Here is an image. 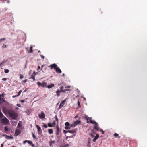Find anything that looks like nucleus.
I'll list each match as a JSON object with an SVG mask.
<instances>
[{
  "label": "nucleus",
  "mask_w": 147,
  "mask_h": 147,
  "mask_svg": "<svg viewBox=\"0 0 147 147\" xmlns=\"http://www.w3.org/2000/svg\"><path fill=\"white\" fill-rule=\"evenodd\" d=\"M9 116L13 119H16L17 117V114L14 111L10 110L8 111Z\"/></svg>",
  "instance_id": "nucleus-1"
},
{
  "label": "nucleus",
  "mask_w": 147,
  "mask_h": 147,
  "mask_svg": "<svg viewBox=\"0 0 147 147\" xmlns=\"http://www.w3.org/2000/svg\"><path fill=\"white\" fill-rule=\"evenodd\" d=\"M93 129L96 130L98 131H100L102 132V134H104V131L101 128H99V125L97 123H96V124L94 126Z\"/></svg>",
  "instance_id": "nucleus-2"
},
{
  "label": "nucleus",
  "mask_w": 147,
  "mask_h": 147,
  "mask_svg": "<svg viewBox=\"0 0 147 147\" xmlns=\"http://www.w3.org/2000/svg\"><path fill=\"white\" fill-rule=\"evenodd\" d=\"M1 122L2 124L4 125H7L9 123V121L5 117L1 120Z\"/></svg>",
  "instance_id": "nucleus-3"
},
{
  "label": "nucleus",
  "mask_w": 147,
  "mask_h": 147,
  "mask_svg": "<svg viewBox=\"0 0 147 147\" xmlns=\"http://www.w3.org/2000/svg\"><path fill=\"white\" fill-rule=\"evenodd\" d=\"M37 84L39 86L42 87L44 88L45 87H46L47 83L45 82H43L42 83L40 82H37Z\"/></svg>",
  "instance_id": "nucleus-4"
},
{
  "label": "nucleus",
  "mask_w": 147,
  "mask_h": 147,
  "mask_svg": "<svg viewBox=\"0 0 147 147\" xmlns=\"http://www.w3.org/2000/svg\"><path fill=\"white\" fill-rule=\"evenodd\" d=\"M56 135H57V137L58 138H59L60 137L59 135V132H60L61 131L59 129V127L58 126H57L56 127Z\"/></svg>",
  "instance_id": "nucleus-5"
},
{
  "label": "nucleus",
  "mask_w": 147,
  "mask_h": 147,
  "mask_svg": "<svg viewBox=\"0 0 147 147\" xmlns=\"http://www.w3.org/2000/svg\"><path fill=\"white\" fill-rule=\"evenodd\" d=\"M80 123V120H76V121H75L74 123L73 124H71V127H72L73 126H74V127L76 126H77L78 124Z\"/></svg>",
  "instance_id": "nucleus-6"
},
{
  "label": "nucleus",
  "mask_w": 147,
  "mask_h": 147,
  "mask_svg": "<svg viewBox=\"0 0 147 147\" xmlns=\"http://www.w3.org/2000/svg\"><path fill=\"white\" fill-rule=\"evenodd\" d=\"M49 67H50L51 69H54L55 70L57 68V67H58L57 65L55 63L51 64L50 65V66H49Z\"/></svg>",
  "instance_id": "nucleus-7"
},
{
  "label": "nucleus",
  "mask_w": 147,
  "mask_h": 147,
  "mask_svg": "<svg viewBox=\"0 0 147 147\" xmlns=\"http://www.w3.org/2000/svg\"><path fill=\"white\" fill-rule=\"evenodd\" d=\"M36 127L38 129V134H40L42 133V131L41 127L38 125H36Z\"/></svg>",
  "instance_id": "nucleus-8"
},
{
  "label": "nucleus",
  "mask_w": 147,
  "mask_h": 147,
  "mask_svg": "<svg viewBox=\"0 0 147 147\" xmlns=\"http://www.w3.org/2000/svg\"><path fill=\"white\" fill-rule=\"evenodd\" d=\"M66 101V99H65L62 101L60 103L59 107V109H60L62 108L65 104Z\"/></svg>",
  "instance_id": "nucleus-9"
},
{
  "label": "nucleus",
  "mask_w": 147,
  "mask_h": 147,
  "mask_svg": "<svg viewBox=\"0 0 147 147\" xmlns=\"http://www.w3.org/2000/svg\"><path fill=\"white\" fill-rule=\"evenodd\" d=\"M39 117L40 118H44L45 117V114L43 111L41 112V114L38 115Z\"/></svg>",
  "instance_id": "nucleus-10"
},
{
  "label": "nucleus",
  "mask_w": 147,
  "mask_h": 147,
  "mask_svg": "<svg viewBox=\"0 0 147 147\" xmlns=\"http://www.w3.org/2000/svg\"><path fill=\"white\" fill-rule=\"evenodd\" d=\"M99 137V135L98 134H97L94 138L93 139L92 141L94 142H95L96 140Z\"/></svg>",
  "instance_id": "nucleus-11"
},
{
  "label": "nucleus",
  "mask_w": 147,
  "mask_h": 147,
  "mask_svg": "<svg viewBox=\"0 0 147 147\" xmlns=\"http://www.w3.org/2000/svg\"><path fill=\"white\" fill-rule=\"evenodd\" d=\"M21 132V131L19 129H16L15 134L16 136H18L19 135Z\"/></svg>",
  "instance_id": "nucleus-12"
},
{
  "label": "nucleus",
  "mask_w": 147,
  "mask_h": 147,
  "mask_svg": "<svg viewBox=\"0 0 147 147\" xmlns=\"http://www.w3.org/2000/svg\"><path fill=\"white\" fill-rule=\"evenodd\" d=\"M55 86L54 84L53 83L49 85L46 86V87L49 89L54 87Z\"/></svg>",
  "instance_id": "nucleus-13"
},
{
  "label": "nucleus",
  "mask_w": 147,
  "mask_h": 147,
  "mask_svg": "<svg viewBox=\"0 0 147 147\" xmlns=\"http://www.w3.org/2000/svg\"><path fill=\"white\" fill-rule=\"evenodd\" d=\"M55 71L56 72L58 73L61 74L62 72V71L58 67H57V68L55 69Z\"/></svg>",
  "instance_id": "nucleus-14"
},
{
  "label": "nucleus",
  "mask_w": 147,
  "mask_h": 147,
  "mask_svg": "<svg viewBox=\"0 0 147 147\" xmlns=\"http://www.w3.org/2000/svg\"><path fill=\"white\" fill-rule=\"evenodd\" d=\"M28 143L30 145H31L32 147H34L35 146L34 144H33L32 142L28 140Z\"/></svg>",
  "instance_id": "nucleus-15"
},
{
  "label": "nucleus",
  "mask_w": 147,
  "mask_h": 147,
  "mask_svg": "<svg viewBox=\"0 0 147 147\" xmlns=\"http://www.w3.org/2000/svg\"><path fill=\"white\" fill-rule=\"evenodd\" d=\"M57 94V95L58 96H59L60 95V93L61 92L59 89L57 90L55 92Z\"/></svg>",
  "instance_id": "nucleus-16"
},
{
  "label": "nucleus",
  "mask_w": 147,
  "mask_h": 147,
  "mask_svg": "<svg viewBox=\"0 0 147 147\" xmlns=\"http://www.w3.org/2000/svg\"><path fill=\"white\" fill-rule=\"evenodd\" d=\"M59 88L60 89V90H59L61 92H64V90H63V89L64 88V87L63 86H60L59 87Z\"/></svg>",
  "instance_id": "nucleus-17"
},
{
  "label": "nucleus",
  "mask_w": 147,
  "mask_h": 147,
  "mask_svg": "<svg viewBox=\"0 0 147 147\" xmlns=\"http://www.w3.org/2000/svg\"><path fill=\"white\" fill-rule=\"evenodd\" d=\"M30 49L28 51V52L29 53H31L33 52L32 50V46H30Z\"/></svg>",
  "instance_id": "nucleus-18"
},
{
  "label": "nucleus",
  "mask_w": 147,
  "mask_h": 147,
  "mask_svg": "<svg viewBox=\"0 0 147 147\" xmlns=\"http://www.w3.org/2000/svg\"><path fill=\"white\" fill-rule=\"evenodd\" d=\"M4 129H5V133H7L8 132V130H9V129H8V128L7 127V126L5 127H4Z\"/></svg>",
  "instance_id": "nucleus-19"
},
{
  "label": "nucleus",
  "mask_w": 147,
  "mask_h": 147,
  "mask_svg": "<svg viewBox=\"0 0 147 147\" xmlns=\"http://www.w3.org/2000/svg\"><path fill=\"white\" fill-rule=\"evenodd\" d=\"M68 131L69 133L73 134L75 132V130H68Z\"/></svg>",
  "instance_id": "nucleus-20"
},
{
  "label": "nucleus",
  "mask_w": 147,
  "mask_h": 147,
  "mask_svg": "<svg viewBox=\"0 0 147 147\" xmlns=\"http://www.w3.org/2000/svg\"><path fill=\"white\" fill-rule=\"evenodd\" d=\"M48 132L50 134H52L53 133V130L52 129H49L48 130Z\"/></svg>",
  "instance_id": "nucleus-21"
},
{
  "label": "nucleus",
  "mask_w": 147,
  "mask_h": 147,
  "mask_svg": "<svg viewBox=\"0 0 147 147\" xmlns=\"http://www.w3.org/2000/svg\"><path fill=\"white\" fill-rule=\"evenodd\" d=\"M90 122L92 124H96V123L97 122H96L94 121L93 120H92L90 119Z\"/></svg>",
  "instance_id": "nucleus-22"
},
{
  "label": "nucleus",
  "mask_w": 147,
  "mask_h": 147,
  "mask_svg": "<svg viewBox=\"0 0 147 147\" xmlns=\"http://www.w3.org/2000/svg\"><path fill=\"white\" fill-rule=\"evenodd\" d=\"M3 136H7V137H8L10 139H13V137L11 135L10 136H8V135H7L5 134V135H4Z\"/></svg>",
  "instance_id": "nucleus-23"
},
{
  "label": "nucleus",
  "mask_w": 147,
  "mask_h": 147,
  "mask_svg": "<svg viewBox=\"0 0 147 147\" xmlns=\"http://www.w3.org/2000/svg\"><path fill=\"white\" fill-rule=\"evenodd\" d=\"M22 90H20L18 92V95H17V96H13V97H17V96H19V95L22 92Z\"/></svg>",
  "instance_id": "nucleus-24"
},
{
  "label": "nucleus",
  "mask_w": 147,
  "mask_h": 147,
  "mask_svg": "<svg viewBox=\"0 0 147 147\" xmlns=\"http://www.w3.org/2000/svg\"><path fill=\"white\" fill-rule=\"evenodd\" d=\"M8 111H9V110H7L5 108H4L3 109V113H6L7 112L8 113Z\"/></svg>",
  "instance_id": "nucleus-25"
},
{
  "label": "nucleus",
  "mask_w": 147,
  "mask_h": 147,
  "mask_svg": "<svg viewBox=\"0 0 147 147\" xmlns=\"http://www.w3.org/2000/svg\"><path fill=\"white\" fill-rule=\"evenodd\" d=\"M65 125L66 126H71V125L70 124V123L68 122H66L65 123Z\"/></svg>",
  "instance_id": "nucleus-26"
},
{
  "label": "nucleus",
  "mask_w": 147,
  "mask_h": 147,
  "mask_svg": "<svg viewBox=\"0 0 147 147\" xmlns=\"http://www.w3.org/2000/svg\"><path fill=\"white\" fill-rule=\"evenodd\" d=\"M30 78H32V79H33L34 81H35V76H34L33 75H31V77Z\"/></svg>",
  "instance_id": "nucleus-27"
},
{
  "label": "nucleus",
  "mask_w": 147,
  "mask_h": 147,
  "mask_svg": "<svg viewBox=\"0 0 147 147\" xmlns=\"http://www.w3.org/2000/svg\"><path fill=\"white\" fill-rule=\"evenodd\" d=\"M55 142V141H51V142H50V146H51L52 144H53Z\"/></svg>",
  "instance_id": "nucleus-28"
},
{
  "label": "nucleus",
  "mask_w": 147,
  "mask_h": 147,
  "mask_svg": "<svg viewBox=\"0 0 147 147\" xmlns=\"http://www.w3.org/2000/svg\"><path fill=\"white\" fill-rule=\"evenodd\" d=\"M7 46L5 44H3V45L2 46V48H6Z\"/></svg>",
  "instance_id": "nucleus-29"
},
{
  "label": "nucleus",
  "mask_w": 147,
  "mask_h": 147,
  "mask_svg": "<svg viewBox=\"0 0 147 147\" xmlns=\"http://www.w3.org/2000/svg\"><path fill=\"white\" fill-rule=\"evenodd\" d=\"M32 136L34 139H36V136L34 134L32 133Z\"/></svg>",
  "instance_id": "nucleus-30"
},
{
  "label": "nucleus",
  "mask_w": 147,
  "mask_h": 147,
  "mask_svg": "<svg viewBox=\"0 0 147 147\" xmlns=\"http://www.w3.org/2000/svg\"><path fill=\"white\" fill-rule=\"evenodd\" d=\"M78 104L79 107H81V106L80 104V102L78 100Z\"/></svg>",
  "instance_id": "nucleus-31"
},
{
  "label": "nucleus",
  "mask_w": 147,
  "mask_h": 147,
  "mask_svg": "<svg viewBox=\"0 0 147 147\" xmlns=\"http://www.w3.org/2000/svg\"><path fill=\"white\" fill-rule=\"evenodd\" d=\"M55 118L56 121L58 122L59 121V119L58 118L57 115H56L55 116Z\"/></svg>",
  "instance_id": "nucleus-32"
},
{
  "label": "nucleus",
  "mask_w": 147,
  "mask_h": 147,
  "mask_svg": "<svg viewBox=\"0 0 147 147\" xmlns=\"http://www.w3.org/2000/svg\"><path fill=\"white\" fill-rule=\"evenodd\" d=\"M95 134L93 133H89V135L91 136L92 138H93Z\"/></svg>",
  "instance_id": "nucleus-33"
},
{
  "label": "nucleus",
  "mask_w": 147,
  "mask_h": 147,
  "mask_svg": "<svg viewBox=\"0 0 147 147\" xmlns=\"http://www.w3.org/2000/svg\"><path fill=\"white\" fill-rule=\"evenodd\" d=\"M48 126L49 127H53L51 123H49L48 124Z\"/></svg>",
  "instance_id": "nucleus-34"
},
{
  "label": "nucleus",
  "mask_w": 147,
  "mask_h": 147,
  "mask_svg": "<svg viewBox=\"0 0 147 147\" xmlns=\"http://www.w3.org/2000/svg\"><path fill=\"white\" fill-rule=\"evenodd\" d=\"M9 70L7 69H5L4 70V72L5 73H9Z\"/></svg>",
  "instance_id": "nucleus-35"
},
{
  "label": "nucleus",
  "mask_w": 147,
  "mask_h": 147,
  "mask_svg": "<svg viewBox=\"0 0 147 147\" xmlns=\"http://www.w3.org/2000/svg\"><path fill=\"white\" fill-rule=\"evenodd\" d=\"M6 40V38H3L0 39V42H1L3 40Z\"/></svg>",
  "instance_id": "nucleus-36"
},
{
  "label": "nucleus",
  "mask_w": 147,
  "mask_h": 147,
  "mask_svg": "<svg viewBox=\"0 0 147 147\" xmlns=\"http://www.w3.org/2000/svg\"><path fill=\"white\" fill-rule=\"evenodd\" d=\"M4 96V94L3 93L2 94H0V98L1 99V98L2 97H3Z\"/></svg>",
  "instance_id": "nucleus-37"
},
{
  "label": "nucleus",
  "mask_w": 147,
  "mask_h": 147,
  "mask_svg": "<svg viewBox=\"0 0 147 147\" xmlns=\"http://www.w3.org/2000/svg\"><path fill=\"white\" fill-rule=\"evenodd\" d=\"M70 90L69 89H66L64 90V92H63L64 93H65L66 91H70Z\"/></svg>",
  "instance_id": "nucleus-38"
},
{
  "label": "nucleus",
  "mask_w": 147,
  "mask_h": 147,
  "mask_svg": "<svg viewBox=\"0 0 147 147\" xmlns=\"http://www.w3.org/2000/svg\"><path fill=\"white\" fill-rule=\"evenodd\" d=\"M119 134L116 133H115L114 134V136H115V137H117L118 136Z\"/></svg>",
  "instance_id": "nucleus-39"
},
{
  "label": "nucleus",
  "mask_w": 147,
  "mask_h": 147,
  "mask_svg": "<svg viewBox=\"0 0 147 147\" xmlns=\"http://www.w3.org/2000/svg\"><path fill=\"white\" fill-rule=\"evenodd\" d=\"M23 78V76L22 75H20V79H22Z\"/></svg>",
  "instance_id": "nucleus-40"
},
{
  "label": "nucleus",
  "mask_w": 147,
  "mask_h": 147,
  "mask_svg": "<svg viewBox=\"0 0 147 147\" xmlns=\"http://www.w3.org/2000/svg\"><path fill=\"white\" fill-rule=\"evenodd\" d=\"M4 63V61H2V62H1L0 63V66H1Z\"/></svg>",
  "instance_id": "nucleus-41"
},
{
  "label": "nucleus",
  "mask_w": 147,
  "mask_h": 147,
  "mask_svg": "<svg viewBox=\"0 0 147 147\" xmlns=\"http://www.w3.org/2000/svg\"><path fill=\"white\" fill-rule=\"evenodd\" d=\"M70 127H68V126H66L65 127V129H69Z\"/></svg>",
  "instance_id": "nucleus-42"
},
{
  "label": "nucleus",
  "mask_w": 147,
  "mask_h": 147,
  "mask_svg": "<svg viewBox=\"0 0 147 147\" xmlns=\"http://www.w3.org/2000/svg\"><path fill=\"white\" fill-rule=\"evenodd\" d=\"M28 140H25V141H24L23 142V143L24 144H25V143H26V142H27V143H28Z\"/></svg>",
  "instance_id": "nucleus-43"
},
{
  "label": "nucleus",
  "mask_w": 147,
  "mask_h": 147,
  "mask_svg": "<svg viewBox=\"0 0 147 147\" xmlns=\"http://www.w3.org/2000/svg\"><path fill=\"white\" fill-rule=\"evenodd\" d=\"M43 127L45 128H47V125L46 124H44L43 125Z\"/></svg>",
  "instance_id": "nucleus-44"
},
{
  "label": "nucleus",
  "mask_w": 147,
  "mask_h": 147,
  "mask_svg": "<svg viewBox=\"0 0 147 147\" xmlns=\"http://www.w3.org/2000/svg\"><path fill=\"white\" fill-rule=\"evenodd\" d=\"M91 133H93L94 134H95V133L94 132V131L93 130H91Z\"/></svg>",
  "instance_id": "nucleus-45"
},
{
  "label": "nucleus",
  "mask_w": 147,
  "mask_h": 147,
  "mask_svg": "<svg viewBox=\"0 0 147 147\" xmlns=\"http://www.w3.org/2000/svg\"><path fill=\"white\" fill-rule=\"evenodd\" d=\"M63 133L65 134H66L67 133V132H68V131H66V130H64L63 131Z\"/></svg>",
  "instance_id": "nucleus-46"
},
{
  "label": "nucleus",
  "mask_w": 147,
  "mask_h": 147,
  "mask_svg": "<svg viewBox=\"0 0 147 147\" xmlns=\"http://www.w3.org/2000/svg\"><path fill=\"white\" fill-rule=\"evenodd\" d=\"M40 67L39 66H38V67L37 70H38L39 69H40Z\"/></svg>",
  "instance_id": "nucleus-47"
},
{
  "label": "nucleus",
  "mask_w": 147,
  "mask_h": 147,
  "mask_svg": "<svg viewBox=\"0 0 147 147\" xmlns=\"http://www.w3.org/2000/svg\"><path fill=\"white\" fill-rule=\"evenodd\" d=\"M17 106L18 107H21L20 106V104H17Z\"/></svg>",
  "instance_id": "nucleus-48"
},
{
  "label": "nucleus",
  "mask_w": 147,
  "mask_h": 147,
  "mask_svg": "<svg viewBox=\"0 0 147 147\" xmlns=\"http://www.w3.org/2000/svg\"><path fill=\"white\" fill-rule=\"evenodd\" d=\"M27 79H26V80H23V82H24V83H25V82H27Z\"/></svg>",
  "instance_id": "nucleus-49"
},
{
  "label": "nucleus",
  "mask_w": 147,
  "mask_h": 147,
  "mask_svg": "<svg viewBox=\"0 0 147 147\" xmlns=\"http://www.w3.org/2000/svg\"><path fill=\"white\" fill-rule=\"evenodd\" d=\"M40 56H41V57L43 59H44V56L42 55H40Z\"/></svg>",
  "instance_id": "nucleus-50"
},
{
  "label": "nucleus",
  "mask_w": 147,
  "mask_h": 147,
  "mask_svg": "<svg viewBox=\"0 0 147 147\" xmlns=\"http://www.w3.org/2000/svg\"><path fill=\"white\" fill-rule=\"evenodd\" d=\"M20 102H22V103H23L24 102H25V101L24 100H21Z\"/></svg>",
  "instance_id": "nucleus-51"
},
{
  "label": "nucleus",
  "mask_w": 147,
  "mask_h": 147,
  "mask_svg": "<svg viewBox=\"0 0 147 147\" xmlns=\"http://www.w3.org/2000/svg\"><path fill=\"white\" fill-rule=\"evenodd\" d=\"M7 80L6 78H3L2 79V80L3 81H5Z\"/></svg>",
  "instance_id": "nucleus-52"
},
{
  "label": "nucleus",
  "mask_w": 147,
  "mask_h": 147,
  "mask_svg": "<svg viewBox=\"0 0 147 147\" xmlns=\"http://www.w3.org/2000/svg\"><path fill=\"white\" fill-rule=\"evenodd\" d=\"M71 87V86H65V88H70Z\"/></svg>",
  "instance_id": "nucleus-53"
},
{
  "label": "nucleus",
  "mask_w": 147,
  "mask_h": 147,
  "mask_svg": "<svg viewBox=\"0 0 147 147\" xmlns=\"http://www.w3.org/2000/svg\"><path fill=\"white\" fill-rule=\"evenodd\" d=\"M65 145V146L66 147H67L69 146V145L68 144H66Z\"/></svg>",
  "instance_id": "nucleus-54"
},
{
  "label": "nucleus",
  "mask_w": 147,
  "mask_h": 147,
  "mask_svg": "<svg viewBox=\"0 0 147 147\" xmlns=\"http://www.w3.org/2000/svg\"><path fill=\"white\" fill-rule=\"evenodd\" d=\"M6 1V2L8 3H9V0H5Z\"/></svg>",
  "instance_id": "nucleus-55"
},
{
  "label": "nucleus",
  "mask_w": 147,
  "mask_h": 147,
  "mask_svg": "<svg viewBox=\"0 0 147 147\" xmlns=\"http://www.w3.org/2000/svg\"><path fill=\"white\" fill-rule=\"evenodd\" d=\"M55 121H54L53 123H52V125H55Z\"/></svg>",
  "instance_id": "nucleus-56"
},
{
  "label": "nucleus",
  "mask_w": 147,
  "mask_h": 147,
  "mask_svg": "<svg viewBox=\"0 0 147 147\" xmlns=\"http://www.w3.org/2000/svg\"><path fill=\"white\" fill-rule=\"evenodd\" d=\"M3 144H1V147H3Z\"/></svg>",
  "instance_id": "nucleus-57"
},
{
  "label": "nucleus",
  "mask_w": 147,
  "mask_h": 147,
  "mask_svg": "<svg viewBox=\"0 0 147 147\" xmlns=\"http://www.w3.org/2000/svg\"><path fill=\"white\" fill-rule=\"evenodd\" d=\"M78 117V115H76L75 117V118H77Z\"/></svg>",
  "instance_id": "nucleus-58"
},
{
  "label": "nucleus",
  "mask_w": 147,
  "mask_h": 147,
  "mask_svg": "<svg viewBox=\"0 0 147 147\" xmlns=\"http://www.w3.org/2000/svg\"><path fill=\"white\" fill-rule=\"evenodd\" d=\"M88 143H90V139L89 140H88Z\"/></svg>",
  "instance_id": "nucleus-59"
},
{
  "label": "nucleus",
  "mask_w": 147,
  "mask_h": 147,
  "mask_svg": "<svg viewBox=\"0 0 147 147\" xmlns=\"http://www.w3.org/2000/svg\"><path fill=\"white\" fill-rule=\"evenodd\" d=\"M16 110H18L19 109V108L17 107H16Z\"/></svg>",
  "instance_id": "nucleus-60"
},
{
  "label": "nucleus",
  "mask_w": 147,
  "mask_h": 147,
  "mask_svg": "<svg viewBox=\"0 0 147 147\" xmlns=\"http://www.w3.org/2000/svg\"><path fill=\"white\" fill-rule=\"evenodd\" d=\"M84 100H86V98H84Z\"/></svg>",
  "instance_id": "nucleus-61"
},
{
  "label": "nucleus",
  "mask_w": 147,
  "mask_h": 147,
  "mask_svg": "<svg viewBox=\"0 0 147 147\" xmlns=\"http://www.w3.org/2000/svg\"><path fill=\"white\" fill-rule=\"evenodd\" d=\"M38 52L39 53H40V50L38 51Z\"/></svg>",
  "instance_id": "nucleus-62"
},
{
  "label": "nucleus",
  "mask_w": 147,
  "mask_h": 147,
  "mask_svg": "<svg viewBox=\"0 0 147 147\" xmlns=\"http://www.w3.org/2000/svg\"><path fill=\"white\" fill-rule=\"evenodd\" d=\"M3 101L4 102H5V100H3Z\"/></svg>",
  "instance_id": "nucleus-63"
},
{
  "label": "nucleus",
  "mask_w": 147,
  "mask_h": 147,
  "mask_svg": "<svg viewBox=\"0 0 147 147\" xmlns=\"http://www.w3.org/2000/svg\"><path fill=\"white\" fill-rule=\"evenodd\" d=\"M43 65H42V67H43Z\"/></svg>",
  "instance_id": "nucleus-64"
}]
</instances>
